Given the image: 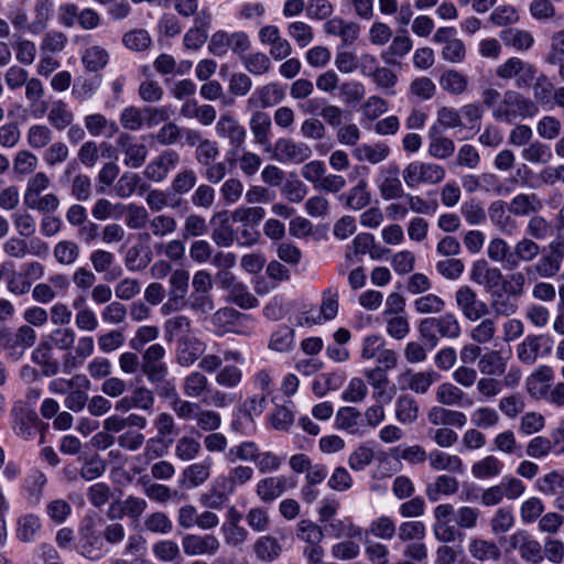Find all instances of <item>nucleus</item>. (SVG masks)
Instances as JSON below:
<instances>
[{
	"label": "nucleus",
	"instance_id": "f257e3e1",
	"mask_svg": "<svg viewBox=\"0 0 564 564\" xmlns=\"http://www.w3.org/2000/svg\"><path fill=\"white\" fill-rule=\"evenodd\" d=\"M433 533L441 543L462 540V530H473L477 527L480 510L469 506L457 509L452 503H441L434 508Z\"/></svg>",
	"mask_w": 564,
	"mask_h": 564
},
{
	"label": "nucleus",
	"instance_id": "f03ea898",
	"mask_svg": "<svg viewBox=\"0 0 564 564\" xmlns=\"http://www.w3.org/2000/svg\"><path fill=\"white\" fill-rule=\"evenodd\" d=\"M539 112L536 104L516 90H507L501 101L494 108L492 117L505 123H512L517 119L532 118Z\"/></svg>",
	"mask_w": 564,
	"mask_h": 564
},
{
	"label": "nucleus",
	"instance_id": "7ed1b4c3",
	"mask_svg": "<svg viewBox=\"0 0 564 564\" xmlns=\"http://www.w3.org/2000/svg\"><path fill=\"white\" fill-rule=\"evenodd\" d=\"M460 325L453 313H445L438 317H427L420 322L419 333L430 348L438 344V336L455 339L460 335Z\"/></svg>",
	"mask_w": 564,
	"mask_h": 564
},
{
	"label": "nucleus",
	"instance_id": "20e7f679",
	"mask_svg": "<svg viewBox=\"0 0 564 564\" xmlns=\"http://www.w3.org/2000/svg\"><path fill=\"white\" fill-rule=\"evenodd\" d=\"M12 414L14 416L13 430L19 437L29 441L40 433L41 443L44 442V433L48 429V424L43 423L33 409L18 402L12 409Z\"/></svg>",
	"mask_w": 564,
	"mask_h": 564
},
{
	"label": "nucleus",
	"instance_id": "39448f33",
	"mask_svg": "<svg viewBox=\"0 0 564 564\" xmlns=\"http://www.w3.org/2000/svg\"><path fill=\"white\" fill-rule=\"evenodd\" d=\"M445 169L435 163L413 161L409 163L402 176L409 188H415L421 184L435 185L445 178Z\"/></svg>",
	"mask_w": 564,
	"mask_h": 564
},
{
	"label": "nucleus",
	"instance_id": "423d86ee",
	"mask_svg": "<svg viewBox=\"0 0 564 564\" xmlns=\"http://www.w3.org/2000/svg\"><path fill=\"white\" fill-rule=\"evenodd\" d=\"M215 131L219 139L225 140L230 145V150L227 152L228 155L237 156L243 150L247 130L232 113H221L216 122Z\"/></svg>",
	"mask_w": 564,
	"mask_h": 564
},
{
	"label": "nucleus",
	"instance_id": "0eeeda50",
	"mask_svg": "<svg viewBox=\"0 0 564 564\" xmlns=\"http://www.w3.org/2000/svg\"><path fill=\"white\" fill-rule=\"evenodd\" d=\"M536 74L535 67L519 57H510L496 68V75L500 79H516V86L519 88L531 85Z\"/></svg>",
	"mask_w": 564,
	"mask_h": 564
},
{
	"label": "nucleus",
	"instance_id": "6e6552de",
	"mask_svg": "<svg viewBox=\"0 0 564 564\" xmlns=\"http://www.w3.org/2000/svg\"><path fill=\"white\" fill-rule=\"evenodd\" d=\"M553 340L549 335L530 334L517 346V358L527 365H533L540 357L546 356L552 351Z\"/></svg>",
	"mask_w": 564,
	"mask_h": 564
},
{
	"label": "nucleus",
	"instance_id": "1a4fd4ad",
	"mask_svg": "<svg viewBox=\"0 0 564 564\" xmlns=\"http://www.w3.org/2000/svg\"><path fill=\"white\" fill-rule=\"evenodd\" d=\"M276 393L271 395V402L274 409L271 413L270 421L273 429L279 431H288L294 423V403L290 397L296 390H275Z\"/></svg>",
	"mask_w": 564,
	"mask_h": 564
},
{
	"label": "nucleus",
	"instance_id": "9d476101",
	"mask_svg": "<svg viewBox=\"0 0 564 564\" xmlns=\"http://www.w3.org/2000/svg\"><path fill=\"white\" fill-rule=\"evenodd\" d=\"M455 303L463 316L470 322L485 317L489 312L487 303L480 300L469 285H462L457 289Z\"/></svg>",
	"mask_w": 564,
	"mask_h": 564
},
{
	"label": "nucleus",
	"instance_id": "9b49d317",
	"mask_svg": "<svg viewBox=\"0 0 564 564\" xmlns=\"http://www.w3.org/2000/svg\"><path fill=\"white\" fill-rule=\"evenodd\" d=\"M164 356L165 348L161 344H152L142 354L141 370L153 384L163 382L167 376Z\"/></svg>",
	"mask_w": 564,
	"mask_h": 564
},
{
	"label": "nucleus",
	"instance_id": "f8f14e48",
	"mask_svg": "<svg viewBox=\"0 0 564 564\" xmlns=\"http://www.w3.org/2000/svg\"><path fill=\"white\" fill-rule=\"evenodd\" d=\"M180 161L181 156L175 150H164L145 165L143 176L150 182L162 183Z\"/></svg>",
	"mask_w": 564,
	"mask_h": 564
},
{
	"label": "nucleus",
	"instance_id": "ddd939ff",
	"mask_svg": "<svg viewBox=\"0 0 564 564\" xmlns=\"http://www.w3.org/2000/svg\"><path fill=\"white\" fill-rule=\"evenodd\" d=\"M377 186L383 200L399 199L404 196V188L397 164H389L379 170Z\"/></svg>",
	"mask_w": 564,
	"mask_h": 564
},
{
	"label": "nucleus",
	"instance_id": "4468645a",
	"mask_svg": "<svg viewBox=\"0 0 564 564\" xmlns=\"http://www.w3.org/2000/svg\"><path fill=\"white\" fill-rule=\"evenodd\" d=\"M258 37L263 46L269 47V55L274 61H282L292 54V45L289 40L282 37L276 25L267 24L258 32Z\"/></svg>",
	"mask_w": 564,
	"mask_h": 564
},
{
	"label": "nucleus",
	"instance_id": "2eb2a0df",
	"mask_svg": "<svg viewBox=\"0 0 564 564\" xmlns=\"http://www.w3.org/2000/svg\"><path fill=\"white\" fill-rule=\"evenodd\" d=\"M183 552L187 556H214L220 549V541L214 534H186L182 538Z\"/></svg>",
	"mask_w": 564,
	"mask_h": 564
},
{
	"label": "nucleus",
	"instance_id": "dca6fc26",
	"mask_svg": "<svg viewBox=\"0 0 564 564\" xmlns=\"http://www.w3.org/2000/svg\"><path fill=\"white\" fill-rule=\"evenodd\" d=\"M119 152L124 154L123 164L128 167H141L148 158V148L144 143L138 142L129 133H120L117 141Z\"/></svg>",
	"mask_w": 564,
	"mask_h": 564
},
{
	"label": "nucleus",
	"instance_id": "f3484780",
	"mask_svg": "<svg viewBox=\"0 0 564 564\" xmlns=\"http://www.w3.org/2000/svg\"><path fill=\"white\" fill-rule=\"evenodd\" d=\"M285 97L284 89L278 83H269L257 88L246 102L247 110H262L280 104Z\"/></svg>",
	"mask_w": 564,
	"mask_h": 564
},
{
	"label": "nucleus",
	"instance_id": "a211bd4d",
	"mask_svg": "<svg viewBox=\"0 0 564 564\" xmlns=\"http://www.w3.org/2000/svg\"><path fill=\"white\" fill-rule=\"evenodd\" d=\"M311 155V148L303 142H294L291 139L281 138L274 143L273 156L279 162L299 164L310 159Z\"/></svg>",
	"mask_w": 564,
	"mask_h": 564
},
{
	"label": "nucleus",
	"instance_id": "6ab92c4d",
	"mask_svg": "<svg viewBox=\"0 0 564 564\" xmlns=\"http://www.w3.org/2000/svg\"><path fill=\"white\" fill-rule=\"evenodd\" d=\"M212 23V14L207 9L200 10L191 26L184 34L183 44L187 50L200 48L208 39V30Z\"/></svg>",
	"mask_w": 564,
	"mask_h": 564
},
{
	"label": "nucleus",
	"instance_id": "aec40b11",
	"mask_svg": "<svg viewBox=\"0 0 564 564\" xmlns=\"http://www.w3.org/2000/svg\"><path fill=\"white\" fill-rule=\"evenodd\" d=\"M249 129L253 137V142L262 147L265 151L271 150L272 120L269 113L263 110H250Z\"/></svg>",
	"mask_w": 564,
	"mask_h": 564
},
{
	"label": "nucleus",
	"instance_id": "412c9836",
	"mask_svg": "<svg viewBox=\"0 0 564 564\" xmlns=\"http://www.w3.org/2000/svg\"><path fill=\"white\" fill-rule=\"evenodd\" d=\"M296 538L306 544L303 549V555H307L310 552H317V550H324L321 545L324 539V531L312 520L303 519L297 522Z\"/></svg>",
	"mask_w": 564,
	"mask_h": 564
},
{
	"label": "nucleus",
	"instance_id": "4be33fe9",
	"mask_svg": "<svg viewBox=\"0 0 564 564\" xmlns=\"http://www.w3.org/2000/svg\"><path fill=\"white\" fill-rule=\"evenodd\" d=\"M470 280L486 289H494L502 281L500 269L489 267L486 260H478L473 263Z\"/></svg>",
	"mask_w": 564,
	"mask_h": 564
},
{
	"label": "nucleus",
	"instance_id": "5701e85b",
	"mask_svg": "<svg viewBox=\"0 0 564 564\" xmlns=\"http://www.w3.org/2000/svg\"><path fill=\"white\" fill-rule=\"evenodd\" d=\"M325 33L339 36L344 45H351L359 36V25L351 21H345L341 18H333L325 25Z\"/></svg>",
	"mask_w": 564,
	"mask_h": 564
},
{
	"label": "nucleus",
	"instance_id": "b1692460",
	"mask_svg": "<svg viewBox=\"0 0 564 564\" xmlns=\"http://www.w3.org/2000/svg\"><path fill=\"white\" fill-rule=\"evenodd\" d=\"M470 556L479 562H498L502 556L499 545L490 540L471 539L468 544Z\"/></svg>",
	"mask_w": 564,
	"mask_h": 564
},
{
	"label": "nucleus",
	"instance_id": "393cba45",
	"mask_svg": "<svg viewBox=\"0 0 564 564\" xmlns=\"http://www.w3.org/2000/svg\"><path fill=\"white\" fill-rule=\"evenodd\" d=\"M205 351V345L192 336H182L177 344L176 359L182 366L194 364Z\"/></svg>",
	"mask_w": 564,
	"mask_h": 564
},
{
	"label": "nucleus",
	"instance_id": "a878e982",
	"mask_svg": "<svg viewBox=\"0 0 564 564\" xmlns=\"http://www.w3.org/2000/svg\"><path fill=\"white\" fill-rule=\"evenodd\" d=\"M540 253V246L530 238H522L516 242L512 254L509 257V270L517 269L521 262H531Z\"/></svg>",
	"mask_w": 564,
	"mask_h": 564
},
{
	"label": "nucleus",
	"instance_id": "bb28decb",
	"mask_svg": "<svg viewBox=\"0 0 564 564\" xmlns=\"http://www.w3.org/2000/svg\"><path fill=\"white\" fill-rule=\"evenodd\" d=\"M47 246L41 243L37 247L29 248L28 242L20 237H10L2 245V251L9 258L23 259L29 253L34 256H42L47 253Z\"/></svg>",
	"mask_w": 564,
	"mask_h": 564
},
{
	"label": "nucleus",
	"instance_id": "cd10ccee",
	"mask_svg": "<svg viewBox=\"0 0 564 564\" xmlns=\"http://www.w3.org/2000/svg\"><path fill=\"white\" fill-rule=\"evenodd\" d=\"M543 208L541 198L535 193L518 194L509 203L508 210L516 216L536 214Z\"/></svg>",
	"mask_w": 564,
	"mask_h": 564
},
{
	"label": "nucleus",
	"instance_id": "c85d7f7f",
	"mask_svg": "<svg viewBox=\"0 0 564 564\" xmlns=\"http://www.w3.org/2000/svg\"><path fill=\"white\" fill-rule=\"evenodd\" d=\"M75 120V115L68 105L62 100H54L47 111V121L56 131L65 130Z\"/></svg>",
	"mask_w": 564,
	"mask_h": 564
},
{
	"label": "nucleus",
	"instance_id": "c756f323",
	"mask_svg": "<svg viewBox=\"0 0 564 564\" xmlns=\"http://www.w3.org/2000/svg\"><path fill=\"white\" fill-rule=\"evenodd\" d=\"M458 489L459 482L455 477L441 475L426 486L425 494L430 501L436 502L441 496H453Z\"/></svg>",
	"mask_w": 564,
	"mask_h": 564
},
{
	"label": "nucleus",
	"instance_id": "7c9ffc66",
	"mask_svg": "<svg viewBox=\"0 0 564 564\" xmlns=\"http://www.w3.org/2000/svg\"><path fill=\"white\" fill-rule=\"evenodd\" d=\"M430 143L429 154L438 160H446L455 152V143L452 139L442 135L436 127H432L429 132Z\"/></svg>",
	"mask_w": 564,
	"mask_h": 564
},
{
	"label": "nucleus",
	"instance_id": "2f4dec72",
	"mask_svg": "<svg viewBox=\"0 0 564 564\" xmlns=\"http://www.w3.org/2000/svg\"><path fill=\"white\" fill-rule=\"evenodd\" d=\"M84 123L91 137L105 135L106 138H111L119 131L118 124L115 121L108 120L102 113L86 116Z\"/></svg>",
	"mask_w": 564,
	"mask_h": 564
},
{
	"label": "nucleus",
	"instance_id": "473e14b6",
	"mask_svg": "<svg viewBox=\"0 0 564 564\" xmlns=\"http://www.w3.org/2000/svg\"><path fill=\"white\" fill-rule=\"evenodd\" d=\"M253 552L261 562L272 563L281 556L282 545L276 538L262 535L254 542Z\"/></svg>",
	"mask_w": 564,
	"mask_h": 564
},
{
	"label": "nucleus",
	"instance_id": "72a5a7b5",
	"mask_svg": "<svg viewBox=\"0 0 564 564\" xmlns=\"http://www.w3.org/2000/svg\"><path fill=\"white\" fill-rule=\"evenodd\" d=\"M46 482V476L42 470L32 468L28 471L23 479V488L30 503L37 505L41 501Z\"/></svg>",
	"mask_w": 564,
	"mask_h": 564
},
{
	"label": "nucleus",
	"instance_id": "f704fd0d",
	"mask_svg": "<svg viewBox=\"0 0 564 564\" xmlns=\"http://www.w3.org/2000/svg\"><path fill=\"white\" fill-rule=\"evenodd\" d=\"M429 462L432 469L460 474L464 471L463 460L457 455L434 449L429 453Z\"/></svg>",
	"mask_w": 564,
	"mask_h": 564
},
{
	"label": "nucleus",
	"instance_id": "c9c22d12",
	"mask_svg": "<svg viewBox=\"0 0 564 564\" xmlns=\"http://www.w3.org/2000/svg\"><path fill=\"white\" fill-rule=\"evenodd\" d=\"M354 156L357 161H367L371 164L383 162L390 154V148L382 142L375 144H361L354 150Z\"/></svg>",
	"mask_w": 564,
	"mask_h": 564
},
{
	"label": "nucleus",
	"instance_id": "e433bc0d",
	"mask_svg": "<svg viewBox=\"0 0 564 564\" xmlns=\"http://www.w3.org/2000/svg\"><path fill=\"white\" fill-rule=\"evenodd\" d=\"M54 138L53 130L50 126L44 123L31 124L26 132V143L32 150H42L51 144Z\"/></svg>",
	"mask_w": 564,
	"mask_h": 564
},
{
	"label": "nucleus",
	"instance_id": "4c0bfd02",
	"mask_svg": "<svg viewBox=\"0 0 564 564\" xmlns=\"http://www.w3.org/2000/svg\"><path fill=\"white\" fill-rule=\"evenodd\" d=\"M338 312V293L327 290L323 295L319 313L313 316V312H306V322L319 324L322 319L329 321L336 317Z\"/></svg>",
	"mask_w": 564,
	"mask_h": 564
},
{
	"label": "nucleus",
	"instance_id": "58836bf2",
	"mask_svg": "<svg viewBox=\"0 0 564 564\" xmlns=\"http://www.w3.org/2000/svg\"><path fill=\"white\" fill-rule=\"evenodd\" d=\"M285 478L267 477L257 484V495L263 502H272L285 490Z\"/></svg>",
	"mask_w": 564,
	"mask_h": 564
},
{
	"label": "nucleus",
	"instance_id": "ea45409f",
	"mask_svg": "<svg viewBox=\"0 0 564 564\" xmlns=\"http://www.w3.org/2000/svg\"><path fill=\"white\" fill-rule=\"evenodd\" d=\"M500 39L505 45L518 51H528L534 43L533 35L529 31L512 28L501 31Z\"/></svg>",
	"mask_w": 564,
	"mask_h": 564
},
{
	"label": "nucleus",
	"instance_id": "a19ab883",
	"mask_svg": "<svg viewBox=\"0 0 564 564\" xmlns=\"http://www.w3.org/2000/svg\"><path fill=\"white\" fill-rule=\"evenodd\" d=\"M429 421L434 425H453L462 427L466 424L467 419L464 413L458 411L446 410L441 406H434L429 412Z\"/></svg>",
	"mask_w": 564,
	"mask_h": 564
},
{
	"label": "nucleus",
	"instance_id": "79ce46f5",
	"mask_svg": "<svg viewBox=\"0 0 564 564\" xmlns=\"http://www.w3.org/2000/svg\"><path fill=\"white\" fill-rule=\"evenodd\" d=\"M440 85L443 90L458 96L467 90L468 77L456 69H448L441 75Z\"/></svg>",
	"mask_w": 564,
	"mask_h": 564
},
{
	"label": "nucleus",
	"instance_id": "37998d69",
	"mask_svg": "<svg viewBox=\"0 0 564 564\" xmlns=\"http://www.w3.org/2000/svg\"><path fill=\"white\" fill-rule=\"evenodd\" d=\"M145 203L151 212L159 213L166 207L178 208L183 203V198H170V194L165 191L150 189L145 196Z\"/></svg>",
	"mask_w": 564,
	"mask_h": 564
},
{
	"label": "nucleus",
	"instance_id": "c03bdc74",
	"mask_svg": "<svg viewBox=\"0 0 564 564\" xmlns=\"http://www.w3.org/2000/svg\"><path fill=\"white\" fill-rule=\"evenodd\" d=\"M343 197L346 199V206L354 210H360L367 207L371 200L367 181L359 180Z\"/></svg>",
	"mask_w": 564,
	"mask_h": 564
},
{
	"label": "nucleus",
	"instance_id": "a18cd8bd",
	"mask_svg": "<svg viewBox=\"0 0 564 564\" xmlns=\"http://www.w3.org/2000/svg\"><path fill=\"white\" fill-rule=\"evenodd\" d=\"M40 529L41 521L36 514H24L18 519L15 535L21 542L30 543L34 541Z\"/></svg>",
	"mask_w": 564,
	"mask_h": 564
},
{
	"label": "nucleus",
	"instance_id": "49530a36",
	"mask_svg": "<svg viewBox=\"0 0 564 564\" xmlns=\"http://www.w3.org/2000/svg\"><path fill=\"white\" fill-rule=\"evenodd\" d=\"M490 221L502 232L511 234L516 228V221L507 214L505 203L496 200L488 208Z\"/></svg>",
	"mask_w": 564,
	"mask_h": 564
},
{
	"label": "nucleus",
	"instance_id": "de8ad7c7",
	"mask_svg": "<svg viewBox=\"0 0 564 564\" xmlns=\"http://www.w3.org/2000/svg\"><path fill=\"white\" fill-rule=\"evenodd\" d=\"M412 47L413 41L406 32H402L392 39L387 51L381 54V58L388 64H394L392 57H403L410 53Z\"/></svg>",
	"mask_w": 564,
	"mask_h": 564
},
{
	"label": "nucleus",
	"instance_id": "09e8293b",
	"mask_svg": "<svg viewBox=\"0 0 564 564\" xmlns=\"http://www.w3.org/2000/svg\"><path fill=\"white\" fill-rule=\"evenodd\" d=\"M250 319L251 317L249 315L242 314L232 307L219 308L213 315L214 325L225 329H229L235 326H242L245 322Z\"/></svg>",
	"mask_w": 564,
	"mask_h": 564
},
{
	"label": "nucleus",
	"instance_id": "8fccbe9b",
	"mask_svg": "<svg viewBox=\"0 0 564 564\" xmlns=\"http://www.w3.org/2000/svg\"><path fill=\"white\" fill-rule=\"evenodd\" d=\"M212 465V459L207 457L199 463L187 466L183 470V477L188 481V487H197L204 484L210 476Z\"/></svg>",
	"mask_w": 564,
	"mask_h": 564
},
{
	"label": "nucleus",
	"instance_id": "3c124183",
	"mask_svg": "<svg viewBox=\"0 0 564 564\" xmlns=\"http://www.w3.org/2000/svg\"><path fill=\"white\" fill-rule=\"evenodd\" d=\"M386 323V332L389 336L397 340L405 338L410 332V323L408 314L382 315Z\"/></svg>",
	"mask_w": 564,
	"mask_h": 564
},
{
	"label": "nucleus",
	"instance_id": "603ef678",
	"mask_svg": "<svg viewBox=\"0 0 564 564\" xmlns=\"http://www.w3.org/2000/svg\"><path fill=\"white\" fill-rule=\"evenodd\" d=\"M143 528L148 532L166 535L173 531V522L165 512L155 511L144 518Z\"/></svg>",
	"mask_w": 564,
	"mask_h": 564
},
{
	"label": "nucleus",
	"instance_id": "864d4df0",
	"mask_svg": "<svg viewBox=\"0 0 564 564\" xmlns=\"http://www.w3.org/2000/svg\"><path fill=\"white\" fill-rule=\"evenodd\" d=\"M440 376L433 370L412 372L406 370L400 376V384L409 388H429L438 380Z\"/></svg>",
	"mask_w": 564,
	"mask_h": 564
},
{
	"label": "nucleus",
	"instance_id": "5fc2aeb1",
	"mask_svg": "<svg viewBox=\"0 0 564 564\" xmlns=\"http://www.w3.org/2000/svg\"><path fill=\"white\" fill-rule=\"evenodd\" d=\"M521 156L530 163L546 164L552 160V151L547 144L535 140L522 150Z\"/></svg>",
	"mask_w": 564,
	"mask_h": 564
},
{
	"label": "nucleus",
	"instance_id": "6e6d98bb",
	"mask_svg": "<svg viewBox=\"0 0 564 564\" xmlns=\"http://www.w3.org/2000/svg\"><path fill=\"white\" fill-rule=\"evenodd\" d=\"M37 165L39 159L30 150H20L13 158V172L18 176H28L33 174Z\"/></svg>",
	"mask_w": 564,
	"mask_h": 564
},
{
	"label": "nucleus",
	"instance_id": "4d7b16f0",
	"mask_svg": "<svg viewBox=\"0 0 564 564\" xmlns=\"http://www.w3.org/2000/svg\"><path fill=\"white\" fill-rule=\"evenodd\" d=\"M490 307L496 315L505 317H509L518 311V304L511 300V295L502 291L491 293Z\"/></svg>",
	"mask_w": 564,
	"mask_h": 564
},
{
	"label": "nucleus",
	"instance_id": "13d9d810",
	"mask_svg": "<svg viewBox=\"0 0 564 564\" xmlns=\"http://www.w3.org/2000/svg\"><path fill=\"white\" fill-rule=\"evenodd\" d=\"M294 344V329L288 325H281L272 335L269 348L279 352L290 351Z\"/></svg>",
	"mask_w": 564,
	"mask_h": 564
},
{
	"label": "nucleus",
	"instance_id": "bf43d9fd",
	"mask_svg": "<svg viewBox=\"0 0 564 564\" xmlns=\"http://www.w3.org/2000/svg\"><path fill=\"white\" fill-rule=\"evenodd\" d=\"M109 59L108 52L98 45L88 47L82 57L83 64L89 72H98L106 67Z\"/></svg>",
	"mask_w": 564,
	"mask_h": 564
},
{
	"label": "nucleus",
	"instance_id": "052dcab7",
	"mask_svg": "<svg viewBox=\"0 0 564 564\" xmlns=\"http://www.w3.org/2000/svg\"><path fill=\"white\" fill-rule=\"evenodd\" d=\"M177 228L176 219L166 214H159L149 220V229L153 237L164 238Z\"/></svg>",
	"mask_w": 564,
	"mask_h": 564
},
{
	"label": "nucleus",
	"instance_id": "680f3d73",
	"mask_svg": "<svg viewBox=\"0 0 564 564\" xmlns=\"http://www.w3.org/2000/svg\"><path fill=\"white\" fill-rule=\"evenodd\" d=\"M330 533L336 538L361 539L362 529L356 525L351 519H335L329 522Z\"/></svg>",
	"mask_w": 564,
	"mask_h": 564
},
{
	"label": "nucleus",
	"instance_id": "e2e57ef3",
	"mask_svg": "<svg viewBox=\"0 0 564 564\" xmlns=\"http://www.w3.org/2000/svg\"><path fill=\"white\" fill-rule=\"evenodd\" d=\"M53 254L59 264L70 265L79 257V246L72 240H62L55 245Z\"/></svg>",
	"mask_w": 564,
	"mask_h": 564
},
{
	"label": "nucleus",
	"instance_id": "0e129e2a",
	"mask_svg": "<svg viewBox=\"0 0 564 564\" xmlns=\"http://www.w3.org/2000/svg\"><path fill=\"white\" fill-rule=\"evenodd\" d=\"M69 156V149L63 141L51 142L42 154L43 162L48 167H54L67 161Z\"/></svg>",
	"mask_w": 564,
	"mask_h": 564
},
{
	"label": "nucleus",
	"instance_id": "69168bd1",
	"mask_svg": "<svg viewBox=\"0 0 564 564\" xmlns=\"http://www.w3.org/2000/svg\"><path fill=\"white\" fill-rule=\"evenodd\" d=\"M197 184V174L192 169H183L175 174L171 182L173 194L183 195L193 189Z\"/></svg>",
	"mask_w": 564,
	"mask_h": 564
},
{
	"label": "nucleus",
	"instance_id": "338daca9",
	"mask_svg": "<svg viewBox=\"0 0 564 564\" xmlns=\"http://www.w3.org/2000/svg\"><path fill=\"white\" fill-rule=\"evenodd\" d=\"M32 360L42 366V372L53 376L57 372L58 366L52 360V348L50 344H40L32 352Z\"/></svg>",
	"mask_w": 564,
	"mask_h": 564
},
{
	"label": "nucleus",
	"instance_id": "774afa93",
	"mask_svg": "<svg viewBox=\"0 0 564 564\" xmlns=\"http://www.w3.org/2000/svg\"><path fill=\"white\" fill-rule=\"evenodd\" d=\"M478 368L484 375L500 376L506 369V362L498 351L491 350L480 357Z\"/></svg>",
	"mask_w": 564,
	"mask_h": 564
}]
</instances>
